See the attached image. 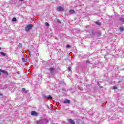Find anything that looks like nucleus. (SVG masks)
I'll use <instances>...</instances> for the list:
<instances>
[{
  "label": "nucleus",
  "mask_w": 124,
  "mask_h": 124,
  "mask_svg": "<svg viewBox=\"0 0 124 124\" xmlns=\"http://www.w3.org/2000/svg\"><path fill=\"white\" fill-rule=\"evenodd\" d=\"M0 72H2V73H4V74H5L6 75H8V73H7V71H4L1 69H0Z\"/></svg>",
  "instance_id": "nucleus-4"
},
{
  "label": "nucleus",
  "mask_w": 124,
  "mask_h": 124,
  "mask_svg": "<svg viewBox=\"0 0 124 124\" xmlns=\"http://www.w3.org/2000/svg\"><path fill=\"white\" fill-rule=\"evenodd\" d=\"M69 12L71 14H74V13H75V11L74 10H70Z\"/></svg>",
  "instance_id": "nucleus-7"
},
{
  "label": "nucleus",
  "mask_w": 124,
  "mask_h": 124,
  "mask_svg": "<svg viewBox=\"0 0 124 124\" xmlns=\"http://www.w3.org/2000/svg\"><path fill=\"white\" fill-rule=\"evenodd\" d=\"M98 86L100 87V89H102V88H103V87L100 86V84H98Z\"/></svg>",
  "instance_id": "nucleus-25"
},
{
  "label": "nucleus",
  "mask_w": 124,
  "mask_h": 124,
  "mask_svg": "<svg viewBox=\"0 0 124 124\" xmlns=\"http://www.w3.org/2000/svg\"><path fill=\"white\" fill-rule=\"evenodd\" d=\"M91 33L93 34V35H94V33L93 32V31H91Z\"/></svg>",
  "instance_id": "nucleus-20"
},
{
  "label": "nucleus",
  "mask_w": 124,
  "mask_h": 124,
  "mask_svg": "<svg viewBox=\"0 0 124 124\" xmlns=\"http://www.w3.org/2000/svg\"><path fill=\"white\" fill-rule=\"evenodd\" d=\"M86 62H87V63H90V61H86Z\"/></svg>",
  "instance_id": "nucleus-27"
},
{
  "label": "nucleus",
  "mask_w": 124,
  "mask_h": 124,
  "mask_svg": "<svg viewBox=\"0 0 124 124\" xmlns=\"http://www.w3.org/2000/svg\"><path fill=\"white\" fill-rule=\"evenodd\" d=\"M69 122L71 124H75V122H74V120L72 119H69Z\"/></svg>",
  "instance_id": "nucleus-6"
},
{
  "label": "nucleus",
  "mask_w": 124,
  "mask_h": 124,
  "mask_svg": "<svg viewBox=\"0 0 124 124\" xmlns=\"http://www.w3.org/2000/svg\"><path fill=\"white\" fill-rule=\"evenodd\" d=\"M120 21H122V22H124V18H120Z\"/></svg>",
  "instance_id": "nucleus-15"
},
{
  "label": "nucleus",
  "mask_w": 124,
  "mask_h": 124,
  "mask_svg": "<svg viewBox=\"0 0 124 124\" xmlns=\"http://www.w3.org/2000/svg\"><path fill=\"white\" fill-rule=\"evenodd\" d=\"M12 21H13V22H16V21H17V19H16V18L14 17L12 18Z\"/></svg>",
  "instance_id": "nucleus-11"
},
{
  "label": "nucleus",
  "mask_w": 124,
  "mask_h": 124,
  "mask_svg": "<svg viewBox=\"0 0 124 124\" xmlns=\"http://www.w3.org/2000/svg\"><path fill=\"white\" fill-rule=\"evenodd\" d=\"M113 89H114V90H117V89H118V87L116 86H114Z\"/></svg>",
  "instance_id": "nucleus-22"
},
{
  "label": "nucleus",
  "mask_w": 124,
  "mask_h": 124,
  "mask_svg": "<svg viewBox=\"0 0 124 124\" xmlns=\"http://www.w3.org/2000/svg\"><path fill=\"white\" fill-rule=\"evenodd\" d=\"M31 116H35V117H37L38 116V114L36 111H32L31 112Z\"/></svg>",
  "instance_id": "nucleus-2"
},
{
  "label": "nucleus",
  "mask_w": 124,
  "mask_h": 124,
  "mask_svg": "<svg viewBox=\"0 0 124 124\" xmlns=\"http://www.w3.org/2000/svg\"><path fill=\"white\" fill-rule=\"evenodd\" d=\"M64 9L63 8H62V6H59L57 8V11L62 12L63 11Z\"/></svg>",
  "instance_id": "nucleus-3"
},
{
  "label": "nucleus",
  "mask_w": 124,
  "mask_h": 124,
  "mask_svg": "<svg viewBox=\"0 0 124 124\" xmlns=\"http://www.w3.org/2000/svg\"><path fill=\"white\" fill-rule=\"evenodd\" d=\"M32 29V26H31V25H28L25 27L26 31L29 32Z\"/></svg>",
  "instance_id": "nucleus-1"
},
{
  "label": "nucleus",
  "mask_w": 124,
  "mask_h": 124,
  "mask_svg": "<svg viewBox=\"0 0 124 124\" xmlns=\"http://www.w3.org/2000/svg\"><path fill=\"white\" fill-rule=\"evenodd\" d=\"M63 103L64 104H69L70 103V100H68V99H66L65 100H64L63 101Z\"/></svg>",
  "instance_id": "nucleus-5"
},
{
  "label": "nucleus",
  "mask_w": 124,
  "mask_h": 124,
  "mask_svg": "<svg viewBox=\"0 0 124 124\" xmlns=\"http://www.w3.org/2000/svg\"><path fill=\"white\" fill-rule=\"evenodd\" d=\"M45 25L46 27H49V23L48 22H46Z\"/></svg>",
  "instance_id": "nucleus-18"
},
{
  "label": "nucleus",
  "mask_w": 124,
  "mask_h": 124,
  "mask_svg": "<svg viewBox=\"0 0 124 124\" xmlns=\"http://www.w3.org/2000/svg\"><path fill=\"white\" fill-rule=\"evenodd\" d=\"M99 35H101V34L100 33H99Z\"/></svg>",
  "instance_id": "nucleus-31"
},
{
  "label": "nucleus",
  "mask_w": 124,
  "mask_h": 124,
  "mask_svg": "<svg viewBox=\"0 0 124 124\" xmlns=\"http://www.w3.org/2000/svg\"><path fill=\"white\" fill-rule=\"evenodd\" d=\"M22 91L23 93H27V90L25 88H22Z\"/></svg>",
  "instance_id": "nucleus-12"
},
{
  "label": "nucleus",
  "mask_w": 124,
  "mask_h": 124,
  "mask_svg": "<svg viewBox=\"0 0 124 124\" xmlns=\"http://www.w3.org/2000/svg\"><path fill=\"white\" fill-rule=\"evenodd\" d=\"M0 50H1V48L0 47Z\"/></svg>",
  "instance_id": "nucleus-32"
},
{
  "label": "nucleus",
  "mask_w": 124,
  "mask_h": 124,
  "mask_svg": "<svg viewBox=\"0 0 124 124\" xmlns=\"http://www.w3.org/2000/svg\"><path fill=\"white\" fill-rule=\"evenodd\" d=\"M0 55H2V56H3V57H5V56H6V53L4 52H0Z\"/></svg>",
  "instance_id": "nucleus-8"
},
{
  "label": "nucleus",
  "mask_w": 124,
  "mask_h": 124,
  "mask_svg": "<svg viewBox=\"0 0 124 124\" xmlns=\"http://www.w3.org/2000/svg\"><path fill=\"white\" fill-rule=\"evenodd\" d=\"M47 98H48V99H52V98H53V97H52L51 95H48Z\"/></svg>",
  "instance_id": "nucleus-10"
},
{
  "label": "nucleus",
  "mask_w": 124,
  "mask_h": 124,
  "mask_svg": "<svg viewBox=\"0 0 124 124\" xmlns=\"http://www.w3.org/2000/svg\"><path fill=\"white\" fill-rule=\"evenodd\" d=\"M1 75V74H0V76Z\"/></svg>",
  "instance_id": "nucleus-30"
},
{
  "label": "nucleus",
  "mask_w": 124,
  "mask_h": 124,
  "mask_svg": "<svg viewBox=\"0 0 124 124\" xmlns=\"http://www.w3.org/2000/svg\"><path fill=\"white\" fill-rule=\"evenodd\" d=\"M22 62H27V60L26 59L22 58Z\"/></svg>",
  "instance_id": "nucleus-13"
},
{
  "label": "nucleus",
  "mask_w": 124,
  "mask_h": 124,
  "mask_svg": "<svg viewBox=\"0 0 124 124\" xmlns=\"http://www.w3.org/2000/svg\"><path fill=\"white\" fill-rule=\"evenodd\" d=\"M66 48H71V46H70V45H66Z\"/></svg>",
  "instance_id": "nucleus-16"
},
{
  "label": "nucleus",
  "mask_w": 124,
  "mask_h": 124,
  "mask_svg": "<svg viewBox=\"0 0 124 124\" xmlns=\"http://www.w3.org/2000/svg\"><path fill=\"white\" fill-rule=\"evenodd\" d=\"M68 70H69L70 71H71V67H68Z\"/></svg>",
  "instance_id": "nucleus-21"
},
{
  "label": "nucleus",
  "mask_w": 124,
  "mask_h": 124,
  "mask_svg": "<svg viewBox=\"0 0 124 124\" xmlns=\"http://www.w3.org/2000/svg\"><path fill=\"white\" fill-rule=\"evenodd\" d=\"M119 30H120V31H124V28L123 27H121V28H119Z\"/></svg>",
  "instance_id": "nucleus-14"
},
{
  "label": "nucleus",
  "mask_w": 124,
  "mask_h": 124,
  "mask_svg": "<svg viewBox=\"0 0 124 124\" xmlns=\"http://www.w3.org/2000/svg\"><path fill=\"white\" fill-rule=\"evenodd\" d=\"M20 0V1H23V0Z\"/></svg>",
  "instance_id": "nucleus-29"
},
{
  "label": "nucleus",
  "mask_w": 124,
  "mask_h": 124,
  "mask_svg": "<svg viewBox=\"0 0 124 124\" xmlns=\"http://www.w3.org/2000/svg\"><path fill=\"white\" fill-rule=\"evenodd\" d=\"M47 96L46 95H44L43 96V98H47Z\"/></svg>",
  "instance_id": "nucleus-24"
},
{
  "label": "nucleus",
  "mask_w": 124,
  "mask_h": 124,
  "mask_svg": "<svg viewBox=\"0 0 124 124\" xmlns=\"http://www.w3.org/2000/svg\"><path fill=\"white\" fill-rule=\"evenodd\" d=\"M37 124H41V122L39 120H37Z\"/></svg>",
  "instance_id": "nucleus-17"
},
{
  "label": "nucleus",
  "mask_w": 124,
  "mask_h": 124,
  "mask_svg": "<svg viewBox=\"0 0 124 124\" xmlns=\"http://www.w3.org/2000/svg\"><path fill=\"white\" fill-rule=\"evenodd\" d=\"M48 70L50 71V72H54V68H50Z\"/></svg>",
  "instance_id": "nucleus-9"
},
{
  "label": "nucleus",
  "mask_w": 124,
  "mask_h": 124,
  "mask_svg": "<svg viewBox=\"0 0 124 124\" xmlns=\"http://www.w3.org/2000/svg\"><path fill=\"white\" fill-rule=\"evenodd\" d=\"M18 47H22V44L21 43L19 44Z\"/></svg>",
  "instance_id": "nucleus-23"
},
{
  "label": "nucleus",
  "mask_w": 124,
  "mask_h": 124,
  "mask_svg": "<svg viewBox=\"0 0 124 124\" xmlns=\"http://www.w3.org/2000/svg\"><path fill=\"white\" fill-rule=\"evenodd\" d=\"M95 24H96V25H101V23L99 22H96L95 23Z\"/></svg>",
  "instance_id": "nucleus-19"
},
{
  "label": "nucleus",
  "mask_w": 124,
  "mask_h": 124,
  "mask_svg": "<svg viewBox=\"0 0 124 124\" xmlns=\"http://www.w3.org/2000/svg\"><path fill=\"white\" fill-rule=\"evenodd\" d=\"M57 22H58V23H59L60 24H61V23H62V21H61L60 20H58Z\"/></svg>",
  "instance_id": "nucleus-26"
},
{
  "label": "nucleus",
  "mask_w": 124,
  "mask_h": 124,
  "mask_svg": "<svg viewBox=\"0 0 124 124\" xmlns=\"http://www.w3.org/2000/svg\"><path fill=\"white\" fill-rule=\"evenodd\" d=\"M0 95L1 96H2V94H0Z\"/></svg>",
  "instance_id": "nucleus-28"
}]
</instances>
